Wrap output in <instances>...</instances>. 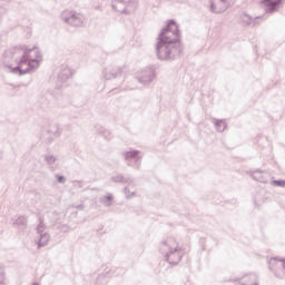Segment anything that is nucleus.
I'll return each mask as SVG.
<instances>
[{"mask_svg": "<svg viewBox=\"0 0 285 285\" xmlns=\"http://www.w3.org/2000/svg\"><path fill=\"white\" fill-rule=\"evenodd\" d=\"M127 157H137V151L127 153Z\"/></svg>", "mask_w": 285, "mask_h": 285, "instance_id": "6e6552de", "label": "nucleus"}, {"mask_svg": "<svg viewBox=\"0 0 285 285\" xmlns=\"http://www.w3.org/2000/svg\"><path fill=\"white\" fill-rule=\"evenodd\" d=\"M277 265H279V266H284V263H282V262H279V261H277V259H275V258H272L271 261H269V266H277Z\"/></svg>", "mask_w": 285, "mask_h": 285, "instance_id": "0eeeda50", "label": "nucleus"}, {"mask_svg": "<svg viewBox=\"0 0 285 285\" xmlns=\"http://www.w3.org/2000/svg\"><path fill=\"white\" fill-rule=\"evenodd\" d=\"M39 59V49L32 48V49H23L22 50V58L19 61V70L23 68L28 63V66L31 63V61H37Z\"/></svg>", "mask_w": 285, "mask_h": 285, "instance_id": "f03ea898", "label": "nucleus"}, {"mask_svg": "<svg viewBox=\"0 0 285 285\" xmlns=\"http://www.w3.org/2000/svg\"><path fill=\"white\" fill-rule=\"evenodd\" d=\"M157 52L159 59H170V45L158 41Z\"/></svg>", "mask_w": 285, "mask_h": 285, "instance_id": "20e7f679", "label": "nucleus"}, {"mask_svg": "<svg viewBox=\"0 0 285 285\" xmlns=\"http://www.w3.org/2000/svg\"><path fill=\"white\" fill-rule=\"evenodd\" d=\"M276 186H285V180L275 181Z\"/></svg>", "mask_w": 285, "mask_h": 285, "instance_id": "1a4fd4ad", "label": "nucleus"}, {"mask_svg": "<svg viewBox=\"0 0 285 285\" xmlns=\"http://www.w3.org/2000/svg\"><path fill=\"white\" fill-rule=\"evenodd\" d=\"M228 8L226 0H212V11L213 12H224Z\"/></svg>", "mask_w": 285, "mask_h": 285, "instance_id": "39448f33", "label": "nucleus"}, {"mask_svg": "<svg viewBox=\"0 0 285 285\" xmlns=\"http://www.w3.org/2000/svg\"><path fill=\"white\" fill-rule=\"evenodd\" d=\"M263 3L269 10H275V7L279 6V3H282V0H264Z\"/></svg>", "mask_w": 285, "mask_h": 285, "instance_id": "423d86ee", "label": "nucleus"}, {"mask_svg": "<svg viewBox=\"0 0 285 285\" xmlns=\"http://www.w3.org/2000/svg\"><path fill=\"white\" fill-rule=\"evenodd\" d=\"M158 41L160 43H166L167 46H173L179 41V26L175 21L170 20L166 28L163 29Z\"/></svg>", "mask_w": 285, "mask_h": 285, "instance_id": "f257e3e1", "label": "nucleus"}, {"mask_svg": "<svg viewBox=\"0 0 285 285\" xmlns=\"http://www.w3.org/2000/svg\"><path fill=\"white\" fill-rule=\"evenodd\" d=\"M174 250H171L167 255V262H169V264H179V262H181V254H179V245H177V243H174Z\"/></svg>", "mask_w": 285, "mask_h": 285, "instance_id": "7ed1b4c3", "label": "nucleus"}, {"mask_svg": "<svg viewBox=\"0 0 285 285\" xmlns=\"http://www.w3.org/2000/svg\"><path fill=\"white\" fill-rule=\"evenodd\" d=\"M62 180V178H59V181H61Z\"/></svg>", "mask_w": 285, "mask_h": 285, "instance_id": "9d476101", "label": "nucleus"}]
</instances>
